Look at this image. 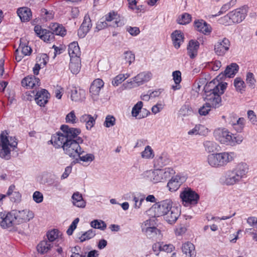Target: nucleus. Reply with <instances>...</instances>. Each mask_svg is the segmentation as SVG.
<instances>
[{
	"instance_id": "nucleus-1",
	"label": "nucleus",
	"mask_w": 257,
	"mask_h": 257,
	"mask_svg": "<svg viewBox=\"0 0 257 257\" xmlns=\"http://www.w3.org/2000/svg\"><path fill=\"white\" fill-rule=\"evenodd\" d=\"M60 130L61 132L52 136L50 141L52 144L56 148H62L65 154L70 157L74 158L81 155L84 152L80 146L83 141L78 137L81 130L65 124L61 125Z\"/></svg>"
},
{
	"instance_id": "nucleus-2",
	"label": "nucleus",
	"mask_w": 257,
	"mask_h": 257,
	"mask_svg": "<svg viewBox=\"0 0 257 257\" xmlns=\"http://www.w3.org/2000/svg\"><path fill=\"white\" fill-rule=\"evenodd\" d=\"M227 85V83L226 82H218L216 84L214 81L207 83L204 87V100L207 104L214 108H217L221 106V95L224 93Z\"/></svg>"
},
{
	"instance_id": "nucleus-3",
	"label": "nucleus",
	"mask_w": 257,
	"mask_h": 257,
	"mask_svg": "<svg viewBox=\"0 0 257 257\" xmlns=\"http://www.w3.org/2000/svg\"><path fill=\"white\" fill-rule=\"evenodd\" d=\"M248 170V166L246 163H240L232 170H228L221 179L227 186L238 184L246 178Z\"/></svg>"
},
{
	"instance_id": "nucleus-4",
	"label": "nucleus",
	"mask_w": 257,
	"mask_h": 257,
	"mask_svg": "<svg viewBox=\"0 0 257 257\" xmlns=\"http://www.w3.org/2000/svg\"><path fill=\"white\" fill-rule=\"evenodd\" d=\"M6 132L0 135V157L6 160L11 159V152L17 148L18 142L15 137H10Z\"/></svg>"
},
{
	"instance_id": "nucleus-5",
	"label": "nucleus",
	"mask_w": 257,
	"mask_h": 257,
	"mask_svg": "<svg viewBox=\"0 0 257 257\" xmlns=\"http://www.w3.org/2000/svg\"><path fill=\"white\" fill-rule=\"evenodd\" d=\"M236 157V155L234 152H224L208 155L207 162L211 167L219 168L226 166L233 161Z\"/></svg>"
},
{
	"instance_id": "nucleus-6",
	"label": "nucleus",
	"mask_w": 257,
	"mask_h": 257,
	"mask_svg": "<svg viewBox=\"0 0 257 257\" xmlns=\"http://www.w3.org/2000/svg\"><path fill=\"white\" fill-rule=\"evenodd\" d=\"M175 173V171L171 168L150 170L146 172L150 180L154 183L163 182Z\"/></svg>"
},
{
	"instance_id": "nucleus-7",
	"label": "nucleus",
	"mask_w": 257,
	"mask_h": 257,
	"mask_svg": "<svg viewBox=\"0 0 257 257\" xmlns=\"http://www.w3.org/2000/svg\"><path fill=\"white\" fill-rule=\"evenodd\" d=\"M180 197L182 204L187 207L191 205H196L199 199V195L189 188H185L181 192Z\"/></svg>"
},
{
	"instance_id": "nucleus-8",
	"label": "nucleus",
	"mask_w": 257,
	"mask_h": 257,
	"mask_svg": "<svg viewBox=\"0 0 257 257\" xmlns=\"http://www.w3.org/2000/svg\"><path fill=\"white\" fill-rule=\"evenodd\" d=\"M216 140L221 144L230 146L231 141L232 133L225 128H218L213 133Z\"/></svg>"
},
{
	"instance_id": "nucleus-9",
	"label": "nucleus",
	"mask_w": 257,
	"mask_h": 257,
	"mask_svg": "<svg viewBox=\"0 0 257 257\" xmlns=\"http://www.w3.org/2000/svg\"><path fill=\"white\" fill-rule=\"evenodd\" d=\"M12 211L17 225L28 222L34 217V213L29 209L13 210Z\"/></svg>"
},
{
	"instance_id": "nucleus-10",
	"label": "nucleus",
	"mask_w": 257,
	"mask_h": 257,
	"mask_svg": "<svg viewBox=\"0 0 257 257\" xmlns=\"http://www.w3.org/2000/svg\"><path fill=\"white\" fill-rule=\"evenodd\" d=\"M172 206V202L168 199L163 200L156 203L154 205L153 207V211L155 213V216H164Z\"/></svg>"
},
{
	"instance_id": "nucleus-11",
	"label": "nucleus",
	"mask_w": 257,
	"mask_h": 257,
	"mask_svg": "<svg viewBox=\"0 0 257 257\" xmlns=\"http://www.w3.org/2000/svg\"><path fill=\"white\" fill-rule=\"evenodd\" d=\"M152 73L149 72H143L138 74L136 76L133 78V82H127V83L123 84L125 88H131L133 84L136 83L137 86H140L144 83L148 82L152 78Z\"/></svg>"
},
{
	"instance_id": "nucleus-12",
	"label": "nucleus",
	"mask_w": 257,
	"mask_h": 257,
	"mask_svg": "<svg viewBox=\"0 0 257 257\" xmlns=\"http://www.w3.org/2000/svg\"><path fill=\"white\" fill-rule=\"evenodd\" d=\"M103 86V81L99 78L96 79L91 83L89 89V93L93 101L98 100L100 90Z\"/></svg>"
},
{
	"instance_id": "nucleus-13",
	"label": "nucleus",
	"mask_w": 257,
	"mask_h": 257,
	"mask_svg": "<svg viewBox=\"0 0 257 257\" xmlns=\"http://www.w3.org/2000/svg\"><path fill=\"white\" fill-rule=\"evenodd\" d=\"M14 213L12 211L7 213L0 212V225L3 228H8L16 225Z\"/></svg>"
},
{
	"instance_id": "nucleus-14",
	"label": "nucleus",
	"mask_w": 257,
	"mask_h": 257,
	"mask_svg": "<svg viewBox=\"0 0 257 257\" xmlns=\"http://www.w3.org/2000/svg\"><path fill=\"white\" fill-rule=\"evenodd\" d=\"M230 46V41L226 38L219 40L214 46L215 53L219 56H223L228 51Z\"/></svg>"
},
{
	"instance_id": "nucleus-15",
	"label": "nucleus",
	"mask_w": 257,
	"mask_h": 257,
	"mask_svg": "<svg viewBox=\"0 0 257 257\" xmlns=\"http://www.w3.org/2000/svg\"><path fill=\"white\" fill-rule=\"evenodd\" d=\"M186 178L180 175H177L169 180L167 184V187L170 191L174 192L177 191L181 184L185 182Z\"/></svg>"
},
{
	"instance_id": "nucleus-16",
	"label": "nucleus",
	"mask_w": 257,
	"mask_h": 257,
	"mask_svg": "<svg viewBox=\"0 0 257 257\" xmlns=\"http://www.w3.org/2000/svg\"><path fill=\"white\" fill-rule=\"evenodd\" d=\"M180 215V210L177 207L172 206L164 215V219L169 223H175Z\"/></svg>"
},
{
	"instance_id": "nucleus-17",
	"label": "nucleus",
	"mask_w": 257,
	"mask_h": 257,
	"mask_svg": "<svg viewBox=\"0 0 257 257\" xmlns=\"http://www.w3.org/2000/svg\"><path fill=\"white\" fill-rule=\"evenodd\" d=\"M246 13L243 9L235 10L229 13L227 15V17L234 23H240L244 19Z\"/></svg>"
},
{
	"instance_id": "nucleus-18",
	"label": "nucleus",
	"mask_w": 257,
	"mask_h": 257,
	"mask_svg": "<svg viewBox=\"0 0 257 257\" xmlns=\"http://www.w3.org/2000/svg\"><path fill=\"white\" fill-rule=\"evenodd\" d=\"M49 97L50 94L48 91L45 89H42L37 92L35 95V101L39 106H44L48 102Z\"/></svg>"
},
{
	"instance_id": "nucleus-19",
	"label": "nucleus",
	"mask_w": 257,
	"mask_h": 257,
	"mask_svg": "<svg viewBox=\"0 0 257 257\" xmlns=\"http://www.w3.org/2000/svg\"><path fill=\"white\" fill-rule=\"evenodd\" d=\"M22 85L27 88H34L40 86V82L39 78L35 76L30 75L26 77L22 80Z\"/></svg>"
},
{
	"instance_id": "nucleus-20",
	"label": "nucleus",
	"mask_w": 257,
	"mask_h": 257,
	"mask_svg": "<svg viewBox=\"0 0 257 257\" xmlns=\"http://www.w3.org/2000/svg\"><path fill=\"white\" fill-rule=\"evenodd\" d=\"M91 27L92 24L90 17L88 15H86L84 16L83 23L78 31L79 36L83 38L89 31Z\"/></svg>"
},
{
	"instance_id": "nucleus-21",
	"label": "nucleus",
	"mask_w": 257,
	"mask_h": 257,
	"mask_svg": "<svg viewBox=\"0 0 257 257\" xmlns=\"http://www.w3.org/2000/svg\"><path fill=\"white\" fill-rule=\"evenodd\" d=\"M196 30L205 35H209L211 32V27L204 21L201 20L194 22Z\"/></svg>"
},
{
	"instance_id": "nucleus-22",
	"label": "nucleus",
	"mask_w": 257,
	"mask_h": 257,
	"mask_svg": "<svg viewBox=\"0 0 257 257\" xmlns=\"http://www.w3.org/2000/svg\"><path fill=\"white\" fill-rule=\"evenodd\" d=\"M173 44L175 48H180L181 44L184 41L183 34L180 30H176L171 35Z\"/></svg>"
},
{
	"instance_id": "nucleus-23",
	"label": "nucleus",
	"mask_w": 257,
	"mask_h": 257,
	"mask_svg": "<svg viewBox=\"0 0 257 257\" xmlns=\"http://www.w3.org/2000/svg\"><path fill=\"white\" fill-rule=\"evenodd\" d=\"M72 202L74 206L79 208H84L86 206V202L83 199L82 194L79 192L73 193L71 197Z\"/></svg>"
},
{
	"instance_id": "nucleus-24",
	"label": "nucleus",
	"mask_w": 257,
	"mask_h": 257,
	"mask_svg": "<svg viewBox=\"0 0 257 257\" xmlns=\"http://www.w3.org/2000/svg\"><path fill=\"white\" fill-rule=\"evenodd\" d=\"M17 12L22 22L29 21L32 17L31 11L28 7L19 8Z\"/></svg>"
},
{
	"instance_id": "nucleus-25",
	"label": "nucleus",
	"mask_w": 257,
	"mask_h": 257,
	"mask_svg": "<svg viewBox=\"0 0 257 257\" xmlns=\"http://www.w3.org/2000/svg\"><path fill=\"white\" fill-rule=\"evenodd\" d=\"M85 98V91L83 89L74 88L71 90V99L74 101H81Z\"/></svg>"
},
{
	"instance_id": "nucleus-26",
	"label": "nucleus",
	"mask_w": 257,
	"mask_h": 257,
	"mask_svg": "<svg viewBox=\"0 0 257 257\" xmlns=\"http://www.w3.org/2000/svg\"><path fill=\"white\" fill-rule=\"evenodd\" d=\"M182 250L185 257H195V246L190 242L184 243L182 246Z\"/></svg>"
},
{
	"instance_id": "nucleus-27",
	"label": "nucleus",
	"mask_w": 257,
	"mask_h": 257,
	"mask_svg": "<svg viewBox=\"0 0 257 257\" xmlns=\"http://www.w3.org/2000/svg\"><path fill=\"white\" fill-rule=\"evenodd\" d=\"M199 43L197 41L191 40L187 46L188 54L191 58H194L197 55Z\"/></svg>"
},
{
	"instance_id": "nucleus-28",
	"label": "nucleus",
	"mask_w": 257,
	"mask_h": 257,
	"mask_svg": "<svg viewBox=\"0 0 257 257\" xmlns=\"http://www.w3.org/2000/svg\"><path fill=\"white\" fill-rule=\"evenodd\" d=\"M81 68V61L80 57L70 58L69 69L71 72L74 74H77Z\"/></svg>"
},
{
	"instance_id": "nucleus-29",
	"label": "nucleus",
	"mask_w": 257,
	"mask_h": 257,
	"mask_svg": "<svg viewBox=\"0 0 257 257\" xmlns=\"http://www.w3.org/2000/svg\"><path fill=\"white\" fill-rule=\"evenodd\" d=\"M96 118L90 114H84L80 117V121L85 123L86 129L90 130L95 123Z\"/></svg>"
},
{
	"instance_id": "nucleus-30",
	"label": "nucleus",
	"mask_w": 257,
	"mask_h": 257,
	"mask_svg": "<svg viewBox=\"0 0 257 257\" xmlns=\"http://www.w3.org/2000/svg\"><path fill=\"white\" fill-rule=\"evenodd\" d=\"M68 53L70 58L80 57L81 51L77 42H73L69 45Z\"/></svg>"
},
{
	"instance_id": "nucleus-31",
	"label": "nucleus",
	"mask_w": 257,
	"mask_h": 257,
	"mask_svg": "<svg viewBox=\"0 0 257 257\" xmlns=\"http://www.w3.org/2000/svg\"><path fill=\"white\" fill-rule=\"evenodd\" d=\"M229 123L230 124L237 132H241L245 125V119L243 117H240L236 120H231Z\"/></svg>"
},
{
	"instance_id": "nucleus-32",
	"label": "nucleus",
	"mask_w": 257,
	"mask_h": 257,
	"mask_svg": "<svg viewBox=\"0 0 257 257\" xmlns=\"http://www.w3.org/2000/svg\"><path fill=\"white\" fill-rule=\"evenodd\" d=\"M52 246V243L45 240L41 241L38 244L37 248L39 253L44 254L47 252L51 249Z\"/></svg>"
},
{
	"instance_id": "nucleus-33",
	"label": "nucleus",
	"mask_w": 257,
	"mask_h": 257,
	"mask_svg": "<svg viewBox=\"0 0 257 257\" xmlns=\"http://www.w3.org/2000/svg\"><path fill=\"white\" fill-rule=\"evenodd\" d=\"M239 67L236 63H231L227 66L224 71L225 75L228 77H233L238 72Z\"/></svg>"
},
{
	"instance_id": "nucleus-34",
	"label": "nucleus",
	"mask_w": 257,
	"mask_h": 257,
	"mask_svg": "<svg viewBox=\"0 0 257 257\" xmlns=\"http://www.w3.org/2000/svg\"><path fill=\"white\" fill-rule=\"evenodd\" d=\"M51 32L54 35L64 36L65 35L66 31L64 28L57 23L51 24L50 26Z\"/></svg>"
},
{
	"instance_id": "nucleus-35",
	"label": "nucleus",
	"mask_w": 257,
	"mask_h": 257,
	"mask_svg": "<svg viewBox=\"0 0 257 257\" xmlns=\"http://www.w3.org/2000/svg\"><path fill=\"white\" fill-rule=\"evenodd\" d=\"M203 146L205 151L208 153H211L217 150L218 145L214 141H205L203 143Z\"/></svg>"
},
{
	"instance_id": "nucleus-36",
	"label": "nucleus",
	"mask_w": 257,
	"mask_h": 257,
	"mask_svg": "<svg viewBox=\"0 0 257 257\" xmlns=\"http://www.w3.org/2000/svg\"><path fill=\"white\" fill-rule=\"evenodd\" d=\"M20 43L19 48V50L22 54H24L25 56L30 55L32 53V49L30 47L26 45V43L23 42V39H20Z\"/></svg>"
},
{
	"instance_id": "nucleus-37",
	"label": "nucleus",
	"mask_w": 257,
	"mask_h": 257,
	"mask_svg": "<svg viewBox=\"0 0 257 257\" xmlns=\"http://www.w3.org/2000/svg\"><path fill=\"white\" fill-rule=\"evenodd\" d=\"M40 38L46 42L50 43L54 39V35L51 31L44 30L42 31V35H40Z\"/></svg>"
},
{
	"instance_id": "nucleus-38",
	"label": "nucleus",
	"mask_w": 257,
	"mask_h": 257,
	"mask_svg": "<svg viewBox=\"0 0 257 257\" xmlns=\"http://www.w3.org/2000/svg\"><path fill=\"white\" fill-rule=\"evenodd\" d=\"M141 157L145 159L153 158L154 157V151L150 146L145 147V150L141 153Z\"/></svg>"
},
{
	"instance_id": "nucleus-39",
	"label": "nucleus",
	"mask_w": 257,
	"mask_h": 257,
	"mask_svg": "<svg viewBox=\"0 0 257 257\" xmlns=\"http://www.w3.org/2000/svg\"><path fill=\"white\" fill-rule=\"evenodd\" d=\"M90 225L92 227L96 229H99L104 230L106 228V223L101 220H94L90 222Z\"/></svg>"
},
{
	"instance_id": "nucleus-40",
	"label": "nucleus",
	"mask_w": 257,
	"mask_h": 257,
	"mask_svg": "<svg viewBox=\"0 0 257 257\" xmlns=\"http://www.w3.org/2000/svg\"><path fill=\"white\" fill-rule=\"evenodd\" d=\"M95 235V230L91 229L84 232L79 237L80 242H83L93 238Z\"/></svg>"
},
{
	"instance_id": "nucleus-41",
	"label": "nucleus",
	"mask_w": 257,
	"mask_h": 257,
	"mask_svg": "<svg viewBox=\"0 0 257 257\" xmlns=\"http://www.w3.org/2000/svg\"><path fill=\"white\" fill-rule=\"evenodd\" d=\"M143 233L145 234L148 238H152L156 237L158 234L160 233V231L154 226L146 230L145 231L143 232Z\"/></svg>"
},
{
	"instance_id": "nucleus-42",
	"label": "nucleus",
	"mask_w": 257,
	"mask_h": 257,
	"mask_svg": "<svg viewBox=\"0 0 257 257\" xmlns=\"http://www.w3.org/2000/svg\"><path fill=\"white\" fill-rule=\"evenodd\" d=\"M49 61V57L47 54L43 53L39 54L36 58V63L44 67Z\"/></svg>"
},
{
	"instance_id": "nucleus-43",
	"label": "nucleus",
	"mask_w": 257,
	"mask_h": 257,
	"mask_svg": "<svg viewBox=\"0 0 257 257\" xmlns=\"http://www.w3.org/2000/svg\"><path fill=\"white\" fill-rule=\"evenodd\" d=\"M191 16L188 13H184L178 17L177 22L180 25H186L190 22Z\"/></svg>"
},
{
	"instance_id": "nucleus-44",
	"label": "nucleus",
	"mask_w": 257,
	"mask_h": 257,
	"mask_svg": "<svg viewBox=\"0 0 257 257\" xmlns=\"http://www.w3.org/2000/svg\"><path fill=\"white\" fill-rule=\"evenodd\" d=\"M116 17H117V14L115 12H111L105 16V21L108 22H111L113 20H115L114 21L115 24H113L112 26L113 27H115V26L118 27V26H119L120 25H119V22L117 21L116 20L117 19Z\"/></svg>"
},
{
	"instance_id": "nucleus-45",
	"label": "nucleus",
	"mask_w": 257,
	"mask_h": 257,
	"mask_svg": "<svg viewBox=\"0 0 257 257\" xmlns=\"http://www.w3.org/2000/svg\"><path fill=\"white\" fill-rule=\"evenodd\" d=\"M116 119L111 115H107L105 118L103 125L106 127H110L115 124Z\"/></svg>"
},
{
	"instance_id": "nucleus-46",
	"label": "nucleus",
	"mask_w": 257,
	"mask_h": 257,
	"mask_svg": "<svg viewBox=\"0 0 257 257\" xmlns=\"http://www.w3.org/2000/svg\"><path fill=\"white\" fill-rule=\"evenodd\" d=\"M145 196L143 195H139L137 196H133V201L135 202L134 207L135 209H139L144 201Z\"/></svg>"
},
{
	"instance_id": "nucleus-47",
	"label": "nucleus",
	"mask_w": 257,
	"mask_h": 257,
	"mask_svg": "<svg viewBox=\"0 0 257 257\" xmlns=\"http://www.w3.org/2000/svg\"><path fill=\"white\" fill-rule=\"evenodd\" d=\"M123 59L126 63H128L129 65H131L135 60V54L132 51H125L123 53Z\"/></svg>"
},
{
	"instance_id": "nucleus-48",
	"label": "nucleus",
	"mask_w": 257,
	"mask_h": 257,
	"mask_svg": "<svg viewBox=\"0 0 257 257\" xmlns=\"http://www.w3.org/2000/svg\"><path fill=\"white\" fill-rule=\"evenodd\" d=\"M143 106V103L142 101L138 102L132 108V116L137 117L138 116L140 110L142 108Z\"/></svg>"
},
{
	"instance_id": "nucleus-49",
	"label": "nucleus",
	"mask_w": 257,
	"mask_h": 257,
	"mask_svg": "<svg viewBox=\"0 0 257 257\" xmlns=\"http://www.w3.org/2000/svg\"><path fill=\"white\" fill-rule=\"evenodd\" d=\"M65 120L66 122L72 124L76 123L77 122L78 120L74 110L71 111L66 115Z\"/></svg>"
},
{
	"instance_id": "nucleus-50",
	"label": "nucleus",
	"mask_w": 257,
	"mask_h": 257,
	"mask_svg": "<svg viewBox=\"0 0 257 257\" xmlns=\"http://www.w3.org/2000/svg\"><path fill=\"white\" fill-rule=\"evenodd\" d=\"M155 221L153 219H148L142 223L141 225L142 231L143 232L146 230L154 226Z\"/></svg>"
},
{
	"instance_id": "nucleus-51",
	"label": "nucleus",
	"mask_w": 257,
	"mask_h": 257,
	"mask_svg": "<svg viewBox=\"0 0 257 257\" xmlns=\"http://www.w3.org/2000/svg\"><path fill=\"white\" fill-rule=\"evenodd\" d=\"M234 85L237 91H241L244 88V82L240 78L236 77L234 80Z\"/></svg>"
},
{
	"instance_id": "nucleus-52",
	"label": "nucleus",
	"mask_w": 257,
	"mask_h": 257,
	"mask_svg": "<svg viewBox=\"0 0 257 257\" xmlns=\"http://www.w3.org/2000/svg\"><path fill=\"white\" fill-rule=\"evenodd\" d=\"M58 237V230L57 229H53L47 233L48 241L50 243L54 241Z\"/></svg>"
},
{
	"instance_id": "nucleus-53",
	"label": "nucleus",
	"mask_w": 257,
	"mask_h": 257,
	"mask_svg": "<svg viewBox=\"0 0 257 257\" xmlns=\"http://www.w3.org/2000/svg\"><path fill=\"white\" fill-rule=\"evenodd\" d=\"M79 221V218H75L67 230V233L68 235H71L73 234L74 230L76 228L77 224Z\"/></svg>"
},
{
	"instance_id": "nucleus-54",
	"label": "nucleus",
	"mask_w": 257,
	"mask_h": 257,
	"mask_svg": "<svg viewBox=\"0 0 257 257\" xmlns=\"http://www.w3.org/2000/svg\"><path fill=\"white\" fill-rule=\"evenodd\" d=\"M125 80V78L123 74H120L115 77L112 80V84L116 86L122 83Z\"/></svg>"
},
{
	"instance_id": "nucleus-55",
	"label": "nucleus",
	"mask_w": 257,
	"mask_h": 257,
	"mask_svg": "<svg viewBox=\"0 0 257 257\" xmlns=\"http://www.w3.org/2000/svg\"><path fill=\"white\" fill-rule=\"evenodd\" d=\"M211 108L212 107L210 105H207L205 102V103L199 108L198 112L201 115H206L210 111Z\"/></svg>"
},
{
	"instance_id": "nucleus-56",
	"label": "nucleus",
	"mask_w": 257,
	"mask_h": 257,
	"mask_svg": "<svg viewBox=\"0 0 257 257\" xmlns=\"http://www.w3.org/2000/svg\"><path fill=\"white\" fill-rule=\"evenodd\" d=\"M33 199L37 203H40L43 202L44 196L41 192L36 191L33 194Z\"/></svg>"
},
{
	"instance_id": "nucleus-57",
	"label": "nucleus",
	"mask_w": 257,
	"mask_h": 257,
	"mask_svg": "<svg viewBox=\"0 0 257 257\" xmlns=\"http://www.w3.org/2000/svg\"><path fill=\"white\" fill-rule=\"evenodd\" d=\"M243 141V137L240 136H234V135L232 133L231 136V142L230 144V146H234L236 144H240Z\"/></svg>"
},
{
	"instance_id": "nucleus-58",
	"label": "nucleus",
	"mask_w": 257,
	"mask_h": 257,
	"mask_svg": "<svg viewBox=\"0 0 257 257\" xmlns=\"http://www.w3.org/2000/svg\"><path fill=\"white\" fill-rule=\"evenodd\" d=\"M41 11L43 18L46 21L50 20L53 18V14L52 12L48 11L45 9H42Z\"/></svg>"
},
{
	"instance_id": "nucleus-59",
	"label": "nucleus",
	"mask_w": 257,
	"mask_h": 257,
	"mask_svg": "<svg viewBox=\"0 0 257 257\" xmlns=\"http://www.w3.org/2000/svg\"><path fill=\"white\" fill-rule=\"evenodd\" d=\"M246 81L249 86L253 87L255 82V80L254 78L253 73L251 72H248L247 73Z\"/></svg>"
},
{
	"instance_id": "nucleus-60",
	"label": "nucleus",
	"mask_w": 257,
	"mask_h": 257,
	"mask_svg": "<svg viewBox=\"0 0 257 257\" xmlns=\"http://www.w3.org/2000/svg\"><path fill=\"white\" fill-rule=\"evenodd\" d=\"M79 160L84 162H91L94 159V156L92 154H87L82 156H78Z\"/></svg>"
},
{
	"instance_id": "nucleus-61",
	"label": "nucleus",
	"mask_w": 257,
	"mask_h": 257,
	"mask_svg": "<svg viewBox=\"0 0 257 257\" xmlns=\"http://www.w3.org/2000/svg\"><path fill=\"white\" fill-rule=\"evenodd\" d=\"M247 116L248 118L249 119L250 121L252 124L256 125L257 124V119L256 115L252 110H248L247 111Z\"/></svg>"
},
{
	"instance_id": "nucleus-62",
	"label": "nucleus",
	"mask_w": 257,
	"mask_h": 257,
	"mask_svg": "<svg viewBox=\"0 0 257 257\" xmlns=\"http://www.w3.org/2000/svg\"><path fill=\"white\" fill-rule=\"evenodd\" d=\"M10 200L14 202H19L21 199V194L18 191H15L10 196Z\"/></svg>"
},
{
	"instance_id": "nucleus-63",
	"label": "nucleus",
	"mask_w": 257,
	"mask_h": 257,
	"mask_svg": "<svg viewBox=\"0 0 257 257\" xmlns=\"http://www.w3.org/2000/svg\"><path fill=\"white\" fill-rule=\"evenodd\" d=\"M172 75L175 83L179 84L181 81V73L180 71H175L173 72Z\"/></svg>"
},
{
	"instance_id": "nucleus-64",
	"label": "nucleus",
	"mask_w": 257,
	"mask_h": 257,
	"mask_svg": "<svg viewBox=\"0 0 257 257\" xmlns=\"http://www.w3.org/2000/svg\"><path fill=\"white\" fill-rule=\"evenodd\" d=\"M152 250L156 255H159L160 251H162V244L160 242H157L153 244Z\"/></svg>"
}]
</instances>
